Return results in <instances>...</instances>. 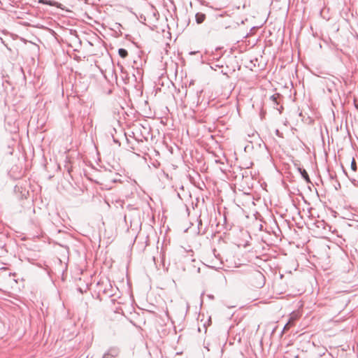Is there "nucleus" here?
I'll list each match as a JSON object with an SVG mask.
<instances>
[{
	"instance_id": "nucleus-7",
	"label": "nucleus",
	"mask_w": 358,
	"mask_h": 358,
	"mask_svg": "<svg viewBox=\"0 0 358 358\" xmlns=\"http://www.w3.org/2000/svg\"><path fill=\"white\" fill-rule=\"evenodd\" d=\"M280 94H275L271 96V99L273 102L274 104L278 105V99L280 98Z\"/></svg>"
},
{
	"instance_id": "nucleus-3",
	"label": "nucleus",
	"mask_w": 358,
	"mask_h": 358,
	"mask_svg": "<svg viewBox=\"0 0 358 358\" xmlns=\"http://www.w3.org/2000/svg\"><path fill=\"white\" fill-rule=\"evenodd\" d=\"M299 173H301L302 178L306 180V182L308 183H310V179L309 178V176L307 173V171L304 169H302V168H299L298 169Z\"/></svg>"
},
{
	"instance_id": "nucleus-4",
	"label": "nucleus",
	"mask_w": 358,
	"mask_h": 358,
	"mask_svg": "<svg viewBox=\"0 0 358 358\" xmlns=\"http://www.w3.org/2000/svg\"><path fill=\"white\" fill-rule=\"evenodd\" d=\"M195 19L197 24H201L206 19V15L201 13H197L195 15Z\"/></svg>"
},
{
	"instance_id": "nucleus-5",
	"label": "nucleus",
	"mask_w": 358,
	"mask_h": 358,
	"mask_svg": "<svg viewBox=\"0 0 358 358\" xmlns=\"http://www.w3.org/2000/svg\"><path fill=\"white\" fill-rule=\"evenodd\" d=\"M40 3L49 5V6H57V3L50 0H39Z\"/></svg>"
},
{
	"instance_id": "nucleus-8",
	"label": "nucleus",
	"mask_w": 358,
	"mask_h": 358,
	"mask_svg": "<svg viewBox=\"0 0 358 358\" xmlns=\"http://www.w3.org/2000/svg\"><path fill=\"white\" fill-rule=\"evenodd\" d=\"M351 169L353 171H357V163L354 159H352V163H351Z\"/></svg>"
},
{
	"instance_id": "nucleus-2",
	"label": "nucleus",
	"mask_w": 358,
	"mask_h": 358,
	"mask_svg": "<svg viewBox=\"0 0 358 358\" xmlns=\"http://www.w3.org/2000/svg\"><path fill=\"white\" fill-rule=\"evenodd\" d=\"M120 354V350L117 348L112 347L110 348L107 352H106L102 358H117Z\"/></svg>"
},
{
	"instance_id": "nucleus-1",
	"label": "nucleus",
	"mask_w": 358,
	"mask_h": 358,
	"mask_svg": "<svg viewBox=\"0 0 358 358\" xmlns=\"http://www.w3.org/2000/svg\"><path fill=\"white\" fill-rule=\"evenodd\" d=\"M249 281L252 286L261 288L265 284V277L259 271L252 270L249 273Z\"/></svg>"
},
{
	"instance_id": "nucleus-11",
	"label": "nucleus",
	"mask_w": 358,
	"mask_h": 358,
	"mask_svg": "<svg viewBox=\"0 0 358 358\" xmlns=\"http://www.w3.org/2000/svg\"><path fill=\"white\" fill-rule=\"evenodd\" d=\"M109 286H110V287H108L107 289H112V286H111V285L110 283H109Z\"/></svg>"
},
{
	"instance_id": "nucleus-10",
	"label": "nucleus",
	"mask_w": 358,
	"mask_h": 358,
	"mask_svg": "<svg viewBox=\"0 0 358 358\" xmlns=\"http://www.w3.org/2000/svg\"><path fill=\"white\" fill-rule=\"evenodd\" d=\"M290 323H291V321L289 320V322H288L285 325V327H284V329H284V330H286V329H289V325H290Z\"/></svg>"
},
{
	"instance_id": "nucleus-6",
	"label": "nucleus",
	"mask_w": 358,
	"mask_h": 358,
	"mask_svg": "<svg viewBox=\"0 0 358 358\" xmlns=\"http://www.w3.org/2000/svg\"><path fill=\"white\" fill-rule=\"evenodd\" d=\"M118 54L122 58H125L128 55V52L124 48H120L118 50Z\"/></svg>"
},
{
	"instance_id": "nucleus-12",
	"label": "nucleus",
	"mask_w": 358,
	"mask_h": 358,
	"mask_svg": "<svg viewBox=\"0 0 358 358\" xmlns=\"http://www.w3.org/2000/svg\"><path fill=\"white\" fill-rule=\"evenodd\" d=\"M357 228H358V224H357Z\"/></svg>"
},
{
	"instance_id": "nucleus-9",
	"label": "nucleus",
	"mask_w": 358,
	"mask_h": 358,
	"mask_svg": "<svg viewBox=\"0 0 358 358\" xmlns=\"http://www.w3.org/2000/svg\"><path fill=\"white\" fill-rule=\"evenodd\" d=\"M103 292L108 295L109 296H112L114 294L113 293V290L111 289H107L106 288L104 289Z\"/></svg>"
}]
</instances>
